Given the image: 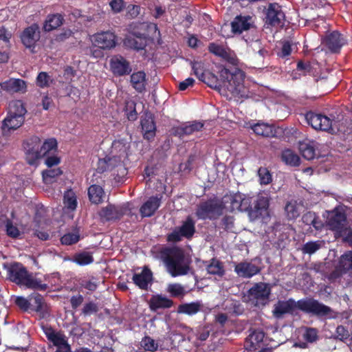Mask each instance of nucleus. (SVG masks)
<instances>
[{
	"mask_svg": "<svg viewBox=\"0 0 352 352\" xmlns=\"http://www.w3.org/2000/svg\"><path fill=\"white\" fill-rule=\"evenodd\" d=\"M318 316H325L331 314V309L314 299H302L295 301L293 299L279 300L274 305L272 311L276 318H282L284 315L295 314L297 310Z\"/></svg>",
	"mask_w": 352,
	"mask_h": 352,
	"instance_id": "1",
	"label": "nucleus"
},
{
	"mask_svg": "<svg viewBox=\"0 0 352 352\" xmlns=\"http://www.w3.org/2000/svg\"><path fill=\"white\" fill-rule=\"evenodd\" d=\"M219 77L222 85H219L218 89L221 95L228 98L242 97L244 95L245 74L243 71L234 69L231 72L226 68H221L219 71Z\"/></svg>",
	"mask_w": 352,
	"mask_h": 352,
	"instance_id": "2",
	"label": "nucleus"
},
{
	"mask_svg": "<svg viewBox=\"0 0 352 352\" xmlns=\"http://www.w3.org/2000/svg\"><path fill=\"white\" fill-rule=\"evenodd\" d=\"M161 258L167 271L173 277L185 275L189 271V263L179 248H166L161 251Z\"/></svg>",
	"mask_w": 352,
	"mask_h": 352,
	"instance_id": "3",
	"label": "nucleus"
},
{
	"mask_svg": "<svg viewBox=\"0 0 352 352\" xmlns=\"http://www.w3.org/2000/svg\"><path fill=\"white\" fill-rule=\"evenodd\" d=\"M28 142V147H25L26 158L30 164H34L38 159L53 153L57 148V142L54 138L46 140L41 146L38 137L32 138Z\"/></svg>",
	"mask_w": 352,
	"mask_h": 352,
	"instance_id": "4",
	"label": "nucleus"
},
{
	"mask_svg": "<svg viewBox=\"0 0 352 352\" xmlns=\"http://www.w3.org/2000/svg\"><path fill=\"white\" fill-rule=\"evenodd\" d=\"M10 280L19 285L27 288L36 289L44 291L47 288L46 284H43L40 280L34 278L29 274L22 265L14 266L10 272Z\"/></svg>",
	"mask_w": 352,
	"mask_h": 352,
	"instance_id": "5",
	"label": "nucleus"
},
{
	"mask_svg": "<svg viewBox=\"0 0 352 352\" xmlns=\"http://www.w3.org/2000/svg\"><path fill=\"white\" fill-rule=\"evenodd\" d=\"M305 119L316 130H321L329 132H336L339 130L338 120H336L334 116L331 117L309 112L305 116Z\"/></svg>",
	"mask_w": 352,
	"mask_h": 352,
	"instance_id": "6",
	"label": "nucleus"
},
{
	"mask_svg": "<svg viewBox=\"0 0 352 352\" xmlns=\"http://www.w3.org/2000/svg\"><path fill=\"white\" fill-rule=\"evenodd\" d=\"M270 293L269 284L258 283L248 290V298L256 306L265 305L269 300Z\"/></svg>",
	"mask_w": 352,
	"mask_h": 352,
	"instance_id": "7",
	"label": "nucleus"
},
{
	"mask_svg": "<svg viewBox=\"0 0 352 352\" xmlns=\"http://www.w3.org/2000/svg\"><path fill=\"white\" fill-rule=\"evenodd\" d=\"M195 232V222L190 217H188L180 226L175 228L168 235L167 239L170 242H178L183 238L190 239Z\"/></svg>",
	"mask_w": 352,
	"mask_h": 352,
	"instance_id": "8",
	"label": "nucleus"
},
{
	"mask_svg": "<svg viewBox=\"0 0 352 352\" xmlns=\"http://www.w3.org/2000/svg\"><path fill=\"white\" fill-rule=\"evenodd\" d=\"M269 205L270 198L267 196L258 195L254 208L249 211L251 220L261 219L263 222H267L270 219Z\"/></svg>",
	"mask_w": 352,
	"mask_h": 352,
	"instance_id": "9",
	"label": "nucleus"
},
{
	"mask_svg": "<svg viewBox=\"0 0 352 352\" xmlns=\"http://www.w3.org/2000/svg\"><path fill=\"white\" fill-rule=\"evenodd\" d=\"M223 203L224 208L231 212L245 211L250 206V199L245 197V195L240 192L225 197Z\"/></svg>",
	"mask_w": 352,
	"mask_h": 352,
	"instance_id": "10",
	"label": "nucleus"
},
{
	"mask_svg": "<svg viewBox=\"0 0 352 352\" xmlns=\"http://www.w3.org/2000/svg\"><path fill=\"white\" fill-rule=\"evenodd\" d=\"M43 331L48 340L57 347L56 352H70V346L65 335L47 327H43Z\"/></svg>",
	"mask_w": 352,
	"mask_h": 352,
	"instance_id": "11",
	"label": "nucleus"
},
{
	"mask_svg": "<svg viewBox=\"0 0 352 352\" xmlns=\"http://www.w3.org/2000/svg\"><path fill=\"white\" fill-rule=\"evenodd\" d=\"M223 208L217 201H208L201 204L197 210V215L199 219H213L220 215Z\"/></svg>",
	"mask_w": 352,
	"mask_h": 352,
	"instance_id": "12",
	"label": "nucleus"
},
{
	"mask_svg": "<svg viewBox=\"0 0 352 352\" xmlns=\"http://www.w3.org/2000/svg\"><path fill=\"white\" fill-rule=\"evenodd\" d=\"M129 204L122 206L108 205L101 209L99 215L103 221L118 219L127 213V211L129 210Z\"/></svg>",
	"mask_w": 352,
	"mask_h": 352,
	"instance_id": "13",
	"label": "nucleus"
},
{
	"mask_svg": "<svg viewBox=\"0 0 352 352\" xmlns=\"http://www.w3.org/2000/svg\"><path fill=\"white\" fill-rule=\"evenodd\" d=\"M23 44L31 52H34L36 43L40 39V30L37 25H32L25 28L21 36Z\"/></svg>",
	"mask_w": 352,
	"mask_h": 352,
	"instance_id": "14",
	"label": "nucleus"
},
{
	"mask_svg": "<svg viewBox=\"0 0 352 352\" xmlns=\"http://www.w3.org/2000/svg\"><path fill=\"white\" fill-rule=\"evenodd\" d=\"M94 45L101 49H111L116 45V36L111 32L97 33L91 37Z\"/></svg>",
	"mask_w": 352,
	"mask_h": 352,
	"instance_id": "15",
	"label": "nucleus"
},
{
	"mask_svg": "<svg viewBox=\"0 0 352 352\" xmlns=\"http://www.w3.org/2000/svg\"><path fill=\"white\" fill-rule=\"evenodd\" d=\"M346 216L344 213L338 208H336L332 211L327 212V225L329 229L337 232H340L342 229Z\"/></svg>",
	"mask_w": 352,
	"mask_h": 352,
	"instance_id": "16",
	"label": "nucleus"
},
{
	"mask_svg": "<svg viewBox=\"0 0 352 352\" xmlns=\"http://www.w3.org/2000/svg\"><path fill=\"white\" fill-rule=\"evenodd\" d=\"M1 89L10 94L21 93L27 91L26 82L19 78H10L0 83Z\"/></svg>",
	"mask_w": 352,
	"mask_h": 352,
	"instance_id": "17",
	"label": "nucleus"
},
{
	"mask_svg": "<svg viewBox=\"0 0 352 352\" xmlns=\"http://www.w3.org/2000/svg\"><path fill=\"white\" fill-rule=\"evenodd\" d=\"M110 65L113 74L118 76L127 74L131 71L129 62L121 56L112 57Z\"/></svg>",
	"mask_w": 352,
	"mask_h": 352,
	"instance_id": "18",
	"label": "nucleus"
},
{
	"mask_svg": "<svg viewBox=\"0 0 352 352\" xmlns=\"http://www.w3.org/2000/svg\"><path fill=\"white\" fill-rule=\"evenodd\" d=\"M162 197H149L141 206L140 212L142 217H149L154 214L161 204Z\"/></svg>",
	"mask_w": 352,
	"mask_h": 352,
	"instance_id": "19",
	"label": "nucleus"
},
{
	"mask_svg": "<svg viewBox=\"0 0 352 352\" xmlns=\"http://www.w3.org/2000/svg\"><path fill=\"white\" fill-rule=\"evenodd\" d=\"M285 15L278 3H270L268 6L266 19L267 22L272 25H279L284 19Z\"/></svg>",
	"mask_w": 352,
	"mask_h": 352,
	"instance_id": "20",
	"label": "nucleus"
},
{
	"mask_svg": "<svg viewBox=\"0 0 352 352\" xmlns=\"http://www.w3.org/2000/svg\"><path fill=\"white\" fill-rule=\"evenodd\" d=\"M253 25L254 21L250 16H237L231 23L232 32L239 34L250 30Z\"/></svg>",
	"mask_w": 352,
	"mask_h": 352,
	"instance_id": "21",
	"label": "nucleus"
},
{
	"mask_svg": "<svg viewBox=\"0 0 352 352\" xmlns=\"http://www.w3.org/2000/svg\"><path fill=\"white\" fill-rule=\"evenodd\" d=\"M234 271L239 276L249 278L258 274L261 270L255 264L243 262L236 265Z\"/></svg>",
	"mask_w": 352,
	"mask_h": 352,
	"instance_id": "22",
	"label": "nucleus"
},
{
	"mask_svg": "<svg viewBox=\"0 0 352 352\" xmlns=\"http://www.w3.org/2000/svg\"><path fill=\"white\" fill-rule=\"evenodd\" d=\"M324 43L332 52H337L346 43V40L338 32H333L326 36Z\"/></svg>",
	"mask_w": 352,
	"mask_h": 352,
	"instance_id": "23",
	"label": "nucleus"
},
{
	"mask_svg": "<svg viewBox=\"0 0 352 352\" xmlns=\"http://www.w3.org/2000/svg\"><path fill=\"white\" fill-rule=\"evenodd\" d=\"M204 124L202 122L193 121L186 122L180 126L175 129V135L183 137L184 135H190L201 131L204 128Z\"/></svg>",
	"mask_w": 352,
	"mask_h": 352,
	"instance_id": "24",
	"label": "nucleus"
},
{
	"mask_svg": "<svg viewBox=\"0 0 352 352\" xmlns=\"http://www.w3.org/2000/svg\"><path fill=\"white\" fill-rule=\"evenodd\" d=\"M124 44L131 49L142 50L146 45V37L142 34H131L124 38Z\"/></svg>",
	"mask_w": 352,
	"mask_h": 352,
	"instance_id": "25",
	"label": "nucleus"
},
{
	"mask_svg": "<svg viewBox=\"0 0 352 352\" xmlns=\"http://www.w3.org/2000/svg\"><path fill=\"white\" fill-rule=\"evenodd\" d=\"M23 122L24 117L8 114L3 122V133L4 135H8L11 131L16 130L19 128L23 124Z\"/></svg>",
	"mask_w": 352,
	"mask_h": 352,
	"instance_id": "26",
	"label": "nucleus"
},
{
	"mask_svg": "<svg viewBox=\"0 0 352 352\" xmlns=\"http://www.w3.org/2000/svg\"><path fill=\"white\" fill-rule=\"evenodd\" d=\"M142 129L144 138L150 140L155 135V124L151 114H146L141 120Z\"/></svg>",
	"mask_w": 352,
	"mask_h": 352,
	"instance_id": "27",
	"label": "nucleus"
},
{
	"mask_svg": "<svg viewBox=\"0 0 352 352\" xmlns=\"http://www.w3.org/2000/svg\"><path fill=\"white\" fill-rule=\"evenodd\" d=\"M265 334L260 329L250 330V333L245 340V348L248 350H254L260 346L263 340Z\"/></svg>",
	"mask_w": 352,
	"mask_h": 352,
	"instance_id": "28",
	"label": "nucleus"
},
{
	"mask_svg": "<svg viewBox=\"0 0 352 352\" xmlns=\"http://www.w3.org/2000/svg\"><path fill=\"white\" fill-rule=\"evenodd\" d=\"M152 280V272L144 267L140 274H135L133 276L134 283L141 289H146Z\"/></svg>",
	"mask_w": 352,
	"mask_h": 352,
	"instance_id": "29",
	"label": "nucleus"
},
{
	"mask_svg": "<svg viewBox=\"0 0 352 352\" xmlns=\"http://www.w3.org/2000/svg\"><path fill=\"white\" fill-rule=\"evenodd\" d=\"M251 129L258 135L272 137L275 135L274 126L264 122L254 124L251 126Z\"/></svg>",
	"mask_w": 352,
	"mask_h": 352,
	"instance_id": "30",
	"label": "nucleus"
},
{
	"mask_svg": "<svg viewBox=\"0 0 352 352\" xmlns=\"http://www.w3.org/2000/svg\"><path fill=\"white\" fill-rule=\"evenodd\" d=\"M131 82L133 88L138 92H142L145 89L146 74L144 72L140 71L133 73L131 76Z\"/></svg>",
	"mask_w": 352,
	"mask_h": 352,
	"instance_id": "31",
	"label": "nucleus"
},
{
	"mask_svg": "<svg viewBox=\"0 0 352 352\" xmlns=\"http://www.w3.org/2000/svg\"><path fill=\"white\" fill-rule=\"evenodd\" d=\"M88 195L93 204H98L102 201L104 192L101 186L93 184L88 189Z\"/></svg>",
	"mask_w": 352,
	"mask_h": 352,
	"instance_id": "32",
	"label": "nucleus"
},
{
	"mask_svg": "<svg viewBox=\"0 0 352 352\" xmlns=\"http://www.w3.org/2000/svg\"><path fill=\"white\" fill-rule=\"evenodd\" d=\"M302 209V205L294 200L289 201L285 208L287 217L289 219L297 218L300 215Z\"/></svg>",
	"mask_w": 352,
	"mask_h": 352,
	"instance_id": "33",
	"label": "nucleus"
},
{
	"mask_svg": "<svg viewBox=\"0 0 352 352\" xmlns=\"http://www.w3.org/2000/svg\"><path fill=\"white\" fill-rule=\"evenodd\" d=\"M316 144L314 142H303L299 144V150L302 157L308 160L316 156Z\"/></svg>",
	"mask_w": 352,
	"mask_h": 352,
	"instance_id": "34",
	"label": "nucleus"
},
{
	"mask_svg": "<svg viewBox=\"0 0 352 352\" xmlns=\"http://www.w3.org/2000/svg\"><path fill=\"white\" fill-rule=\"evenodd\" d=\"M26 109L21 100H16L10 102L8 114L24 117Z\"/></svg>",
	"mask_w": 352,
	"mask_h": 352,
	"instance_id": "35",
	"label": "nucleus"
},
{
	"mask_svg": "<svg viewBox=\"0 0 352 352\" xmlns=\"http://www.w3.org/2000/svg\"><path fill=\"white\" fill-rule=\"evenodd\" d=\"M63 23V18L60 14H52L47 16L43 28L45 31H52L59 27Z\"/></svg>",
	"mask_w": 352,
	"mask_h": 352,
	"instance_id": "36",
	"label": "nucleus"
},
{
	"mask_svg": "<svg viewBox=\"0 0 352 352\" xmlns=\"http://www.w3.org/2000/svg\"><path fill=\"white\" fill-rule=\"evenodd\" d=\"M63 172L59 168H50L43 171V179L45 184H52L55 182L56 179L62 175Z\"/></svg>",
	"mask_w": 352,
	"mask_h": 352,
	"instance_id": "37",
	"label": "nucleus"
},
{
	"mask_svg": "<svg viewBox=\"0 0 352 352\" xmlns=\"http://www.w3.org/2000/svg\"><path fill=\"white\" fill-rule=\"evenodd\" d=\"M282 160L285 164L292 166H298L300 163L298 155L289 149L285 150L283 152Z\"/></svg>",
	"mask_w": 352,
	"mask_h": 352,
	"instance_id": "38",
	"label": "nucleus"
},
{
	"mask_svg": "<svg viewBox=\"0 0 352 352\" xmlns=\"http://www.w3.org/2000/svg\"><path fill=\"white\" fill-rule=\"evenodd\" d=\"M201 307V304L199 302L186 303L179 307V312L188 315H194L200 310Z\"/></svg>",
	"mask_w": 352,
	"mask_h": 352,
	"instance_id": "39",
	"label": "nucleus"
},
{
	"mask_svg": "<svg viewBox=\"0 0 352 352\" xmlns=\"http://www.w3.org/2000/svg\"><path fill=\"white\" fill-rule=\"evenodd\" d=\"M172 301L162 296H154L151 300V307L153 309L168 308L171 307Z\"/></svg>",
	"mask_w": 352,
	"mask_h": 352,
	"instance_id": "40",
	"label": "nucleus"
},
{
	"mask_svg": "<svg viewBox=\"0 0 352 352\" xmlns=\"http://www.w3.org/2000/svg\"><path fill=\"white\" fill-rule=\"evenodd\" d=\"M208 50L211 53L223 58L228 59L230 57L229 50L222 45L212 43L209 45Z\"/></svg>",
	"mask_w": 352,
	"mask_h": 352,
	"instance_id": "41",
	"label": "nucleus"
},
{
	"mask_svg": "<svg viewBox=\"0 0 352 352\" xmlns=\"http://www.w3.org/2000/svg\"><path fill=\"white\" fill-rule=\"evenodd\" d=\"M207 272L210 274L222 276L224 274L223 267L218 260L212 259L207 265Z\"/></svg>",
	"mask_w": 352,
	"mask_h": 352,
	"instance_id": "42",
	"label": "nucleus"
},
{
	"mask_svg": "<svg viewBox=\"0 0 352 352\" xmlns=\"http://www.w3.org/2000/svg\"><path fill=\"white\" fill-rule=\"evenodd\" d=\"M65 207L71 210H74L77 206L76 196L72 190L66 191L64 194Z\"/></svg>",
	"mask_w": 352,
	"mask_h": 352,
	"instance_id": "43",
	"label": "nucleus"
},
{
	"mask_svg": "<svg viewBox=\"0 0 352 352\" xmlns=\"http://www.w3.org/2000/svg\"><path fill=\"white\" fill-rule=\"evenodd\" d=\"M80 239L79 231L78 230H75L72 232H68L64 234L60 241L62 244L69 245L74 243H77Z\"/></svg>",
	"mask_w": 352,
	"mask_h": 352,
	"instance_id": "44",
	"label": "nucleus"
},
{
	"mask_svg": "<svg viewBox=\"0 0 352 352\" xmlns=\"http://www.w3.org/2000/svg\"><path fill=\"white\" fill-rule=\"evenodd\" d=\"M141 346L146 351L154 352L159 349L160 344L157 343L152 338L146 336L142 340Z\"/></svg>",
	"mask_w": 352,
	"mask_h": 352,
	"instance_id": "45",
	"label": "nucleus"
},
{
	"mask_svg": "<svg viewBox=\"0 0 352 352\" xmlns=\"http://www.w3.org/2000/svg\"><path fill=\"white\" fill-rule=\"evenodd\" d=\"M52 82V78L46 72H41L36 77V85L41 88L48 87Z\"/></svg>",
	"mask_w": 352,
	"mask_h": 352,
	"instance_id": "46",
	"label": "nucleus"
},
{
	"mask_svg": "<svg viewBox=\"0 0 352 352\" xmlns=\"http://www.w3.org/2000/svg\"><path fill=\"white\" fill-rule=\"evenodd\" d=\"M258 176L261 185H267L272 181V175L266 168L261 167L258 170Z\"/></svg>",
	"mask_w": 352,
	"mask_h": 352,
	"instance_id": "47",
	"label": "nucleus"
},
{
	"mask_svg": "<svg viewBox=\"0 0 352 352\" xmlns=\"http://www.w3.org/2000/svg\"><path fill=\"white\" fill-rule=\"evenodd\" d=\"M303 338L309 342H316L318 338V331L312 327L303 328Z\"/></svg>",
	"mask_w": 352,
	"mask_h": 352,
	"instance_id": "48",
	"label": "nucleus"
},
{
	"mask_svg": "<svg viewBox=\"0 0 352 352\" xmlns=\"http://www.w3.org/2000/svg\"><path fill=\"white\" fill-rule=\"evenodd\" d=\"M340 266L343 270L352 269V251L345 253L340 257Z\"/></svg>",
	"mask_w": 352,
	"mask_h": 352,
	"instance_id": "49",
	"label": "nucleus"
},
{
	"mask_svg": "<svg viewBox=\"0 0 352 352\" xmlns=\"http://www.w3.org/2000/svg\"><path fill=\"white\" fill-rule=\"evenodd\" d=\"M168 292L175 297H182L186 294L184 287L177 283L170 284L168 287Z\"/></svg>",
	"mask_w": 352,
	"mask_h": 352,
	"instance_id": "50",
	"label": "nucleus"
},
{
	"mask_svg": "<svg viewBox=\"0 0 352 352\" xmlns=\"http://www.w3.org/2000/svg\"><path fill=\"white\" fill-rule=\"evenodd\" d=\"M250 50L257 53L261 57H264L267 52L263 47L261 43L258 40L252 41L249 45Z\"/></svg>",
	"mask_w": 352,
	"mask_h": 352,
	"instance_id": "51",
	"label": "nucleus"
},
{
	"mask_svg": "<svg viewBox=\"0 0 352 352\" xmlns=\"http://www.w3.org/2000/svg\"><path fill=\"white\" fill-rule=\"evenodd\" d=\"M320 241H311L305 244L303 246V252L307 254H313L319 250L321 247Z\"/></svg>",
	"mask_w": 352,
	"mask_h": 352,
	"instance_id": "52",
	"label": "nucleus"
},
{
	"mask_svg": "<svg viewBox=\"0 0 352 352\" xmlns=\"http://www.w3.org/2000/svg\"><path fill=\"white\" fill-rule=\"evenodd\" d=\"M93 261L94 259L92 256L87 252L80 254L76 258V263L80 265L90 264L93 262Z\"/></svg>",
	"mask_w": 352,
	"mask_h": 352,
	"instance_id": "53",
	"label": "nucleus"
},
{
	"mask_svg": "<svg viewBox=\"0 0 352 352\" xmlns=\"http://www.w3.org/2000/svg\"><path fill=\"white\" fill-rule=\"evenodd\" d=\"M210 328L209 326H199L197 328L198 340L204 341L210 335Z\"/></svg>",
	"mask_w": 352,
	"mask_h": 352,
	"instance_id": "54",
	"label": "nucleus"
},
{
	"mask_svg": "<svg viewBox=\"0 0 352 352\" xmlns=\"http://www.w3.org/2000/svg\"><path fill=\"white\" fill-rule=\"evenodd\" d=\"M6 226L8 235L13 238H16L19 236V230L15 226L12 224L11 221L8 220Z\"/></svg>",
	"mask_w": 352,
	"mask_h": 352,
	"instance_id": "55",
	"label": "nucleus"
},
{
	"mask_svg": "<svg viewBox=\"0 0 352 352\" xmlns=\"http://www.w3.org/2000/svg\"><path fill=\"white\" fill-rule=\"evenodd\" d=\"M30 300L33 301L36 311L42 310L44 302L41 295L38 294H34L30 296Z\"/></svg>",
	"mask_w": 352,
	"mask_h": 352,
	"instance_id": "56",
	"label": "nucleus"
},
{
	"mask_svg": "<svg viewBox=\"0 0 352 352\" xmlns=\"http://www.w3.org/2000/svg\"><path fill=\"white\" fill-rule=\"evenodd\" d=\"M192 70L194 74L198 77V78L202 81L204 80V74L203 69V64L200 62H196L192 64Z\"/></svg>",
	"mask_w": 352,
	"mask_h": 352,
	"instance_id": "57",
	"label": "nucleus"
},
{
	"mask_svg": "<svg viewBox=\"0 0 352 352\" xmlns=\"http://www.w3.org/2000/svg\"><path fill=\"white\" fill-rule=\"evenodd\" d=\"M155 342L160 344L159 349L161 350L168 349L172 346L170 338L168 337H160Z\"/></svg>",
	"mask_w": 352,
	"mask_h": 352,
	"instance_id": "58",
	"label": "nucleus"
},
{
	"mask_svg": "<svg viewBox=\"0 0 352 352\" xmlns=\"http://www.w3.org/2000/svg\"><path fill=\"white\" fill-rule=\"evenodd\" d=\"M134 106L133 102H128L126 104V116L129 120H135L137 118L138 113Z\"/></svg>",
	"mask_w": 352,
	"mask_h": 352,
	"instance_id": "59",
	"label": "nucleus"
},
{
	"mask_svg": "<svg viewBox=\"0 0 352 352\" xmlns=\"http://www.w3.org/2000/svg\"><path fill=\"white\" fill-rule=\"evenodd\" d=\"M293 50L292 44L290 41H286L283 43V46L280 56L281 57H286L289 56Z\"/></svg>",
	"mask_w": 352,
	"mask_h": 352,
	"instance_id": "60",
	"label": "nucleus"
},
{
	"mask_svg": "<svg viewBox=\"0 0 352 352\" xmlns=\"http://www.w3.org/2000/svg\"><path fill=\"white\" fill-rule=\"evenodd\" d=\"M97 311H98V307H97L96 304H95L94 302H90L85 305L83 309H82V313L85 315H91V314H93L97 312Z\"/></svg>",
	"mask_w": 352,
	"mask_h": 352,
	"instance_id": "61",
	"label": "nucleus"
},
{
	"mask_svg": "<svg viewBox=\"0 0 352 352\" xmlns=\"http://www.w3.org/2000/svg\"><path fill=\"white\" fill-rule=\"evenodd\" d=\"M46 156L47 157L45 159V164L49 168H52L54 166L58 165L60 162V158L56 155H48Z\"/></svg>",
	"mask_w": 352,
	"mask_h": 352,
	"instance_id": "62",
	"label": "nucleus"
},
{
	"mask_svg": "<svg viewBox=\"0 0 352 352\" xmlns=\"http://www.w3.org/2000/svg\"><path fill=\"white\" fill-rule=\"evenodd\" d=\"M126 10L132 18L138 16L140 13V7L138 5L130 4L127 6Z\"/></svg>",
	"mask_w": 352,
	"mask_h": 352,
	"instance_id": "63",
	"label": "nucleus"
},
{
	"mask_svg": "<svg viewBox=\"0 0 352 352\" xmlns=\"http://www.w3.org/2000/svg\"><path fill=\"white\" fill-rule=\"evenodd\" d=\"M67 95L72 98L74 100H76L80 97V91L78 88L69 85L67 87Z\"/></svg>",
	"mask_w": 352,
	"mask_h": 352,
	"instance_id": "64",
	"label": "nucleus"
}]
</instances>
